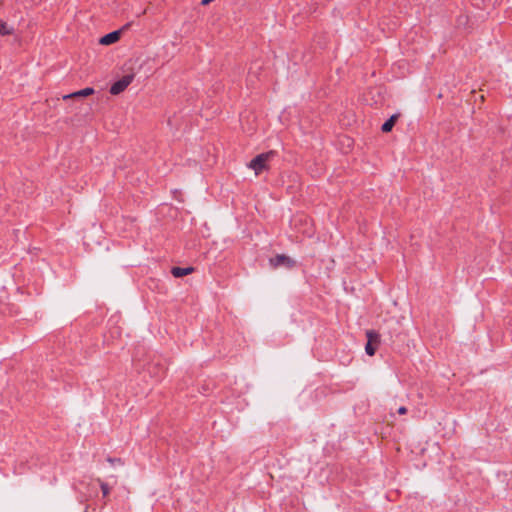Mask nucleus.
Segmentation results:
<instances>
[{"mask_svg":"<svg viewBox=\"0 0 512 512\" xmlns=\"http://www.w3.org/2000/svg\"><path fill=\"white\" fill-rule=\"evenodd\" d=\"M275 155L276 152L273 150L258 154L250 161L248 167L254 170L256 175H259L262 171L268 168L267 162L274 158Z\"/></svg>","mask_w":512,"mask_h":512,"instance_id":"f257e3e1","label":"nucleus"},{"mask_svg":"<svg viewBox=\"0 0 512 512\" xmlns=\"http://www.w3.org/2000/svg\"><path fill=\"white\" fill-rule=\"evenodd\" d=\"M134 80V74H126L121 79L114 82L110 87V93L112 95H118L122 93Z\"/></svg>","mask_w":512,"mask_h":512,"instance_id":"f03ea898","label":"nucleus"},{"mask_svg":"<svg viewBox=\"0 0 512 512\" xmlns=\"http://www.w3.org/2000/svg\"><path fill=\"white\" fill-rule=\"evenodd\" d=\"M366 336H367L368 341L365 345V352L367 355L373 356L376 352L375 344L379 343L380 336L374 330H368L366 332Z\"/></svg>","mask_w":512,"mask_h":512,"instance_id":"7ed1b4c3","label":"nucleus"},{"mask_svg":"<svg viewBox=\"0 0 512 512\" xmlns=\"http://www.w3.org/2000/svg\"><path fill=\"white\" fill-rule=\"evenodd\" d=\"M270 264L275 268L280 266L292 268L295 265V261L284 254H278L270 259Z\"/></svg>","mask_w":512,"mask_h":512,"instance_id":"20e7f679","label":"nucleus"},{"mask_svg":"<svg viewBox=\"0 0 512 512\" xmlns=\"http://www.w3.org/2000/svg\"><path fill=\"white\" fill-rule=\"evenodd\" d=\"M120 37V31H113L106 35H104L100 39V43L103 45H110L112 43H115Z\"/></svg>","mask_w":512,"mask_h":512,"instance_id":"39448f33","label":"nucleus"},{"mask_svg":"<svg viewBox=\"0 0 512 512\" xmlns=\"http://www.w3.org/2000/svg\"><path fill=\"white\" fill-rule=\"evenodd\" d=\"M193 268L192 267H173L171 269V274L176 277V278H179V277H183V276H186L190 273L193 272Z\"/></svg>","mask_w":512,"mask_h":512,"instance_id":"423d86ee","label":"nucleus"},{"mask_svg":"<svg viewBox=\"0 0 512 512\" xmlns=\"http://www.w3.org/2000/svg\"><path fill=\"white\" fill-rule=\"evenodd\" d=\"M94 93V89L87 87L84 89H81L79 91H76L74 93H71L69 95L64 96V99L72 98V97H86Z\"/></svg>","mask_w":512,"mask_h":512,"instance_id":"0eeeda50","label":"nucleus"},{"mask_svg":"<svg viewBox=\"0 0 512 512\" xmlns=\"http://www.w3.org/2000/svg\"><path fill=\"white\" fill-rule=\"evenodd\" d=\"M397 118H398V115H396V114L392 115L388 120H386L382 124L381 130L385 133L390 132L392 130V128L394 127Z\"/></svg>","mask_w":512,"mask_h":512,"instance_id":"6e6552de","label":"nucleus"},{"mask_svg":"<svg viewBox=\"0 0 512 512\" xmlns=\"http://www.w3.org/2000/svg\"><path fill=\"white\" fill-rule=\"evenodd\" d=\"M13 33V28L8 26L6 22L0 20V35L6 36Z\"/></svg>","mask_w":512,"mask_h":512,"instance_id":"1a4fd4ad","label":"nucleus"},{"mask_svg":"<svg viewBox=\"0 0 512 512\" xmlns=\"http://www.w3.org/2000/svg\"><path fill=\"white\" fill-rule=\"evenodd\" d=\"M100 487H101L103 496L106 497L110 492V488H109L108 484L101 482Z\"/></svg>","mask_w":512,"mask_h":512,"instance_id":"9d476101","label":"nucleus"},{"mask_svg":"<svg viewBox=\"0 0 512 512\" xmlns=\"http://www.w3.org/2000/svg\"><path fill=\"white\" fill-rule=\"evenodd\" d=\"M397 412H398V414H400V415H404V414H406V413H407V408H406V407H404V406H401V407H399V408H398Z\"/></svg>","mask_w":512,"mask_h":512,"instance_id":"9b49d317","label":"nucleus"}]
</instances>
